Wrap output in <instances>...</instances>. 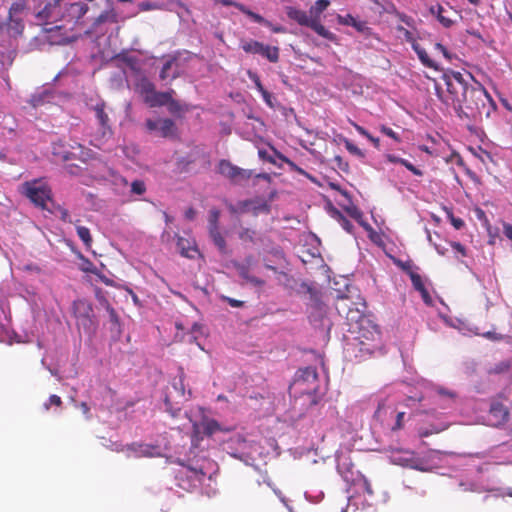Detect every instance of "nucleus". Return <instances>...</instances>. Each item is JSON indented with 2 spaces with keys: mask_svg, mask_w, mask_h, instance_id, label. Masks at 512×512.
<instances>
[{
  "mask_svg": "<svg viewBox=\"0 0 512 512\" xmlns=\"http://www.w3.org/2000/svg\"><path fill=\"white\" fill-rule=\"evenodd\" d=\"M443 79L449 94L448 99L443 98V92L436 85V95L445 104H451L457 116L461 119L477 120L483 116L489 117L495 109V102L480 83L469 84L461 72L448 71Z\"/></svg>",
  "mask_w": 512,
  "mask_h": 512,
  "instance_id": "1",
  "label": "nucleus"
},
{
  "mask_svg": "<svg viewBox=\"0 0 512 512\" xmlns=\"http://www.w3.org/2000/svg\"><path fill=\"white\" fill-rule=\"evenodd\" d=\"M336 309L340 315H345L348 321H354L357 324V339L361 346L360 350L372 353L377 347L375 343L380 340L379 327L365 317L359 310L350 309L348 297H339L336 303Z\"/></svg>",
  "mask_w": 512,
  "mask_h": 512,
  "instance_id": "2",
  "label": "nucleus"
},
{
  "mask_svg": "<svg viewBox=\"0 0 512 512\" xmlns=\"http://www.w3.org/2000/svg\"><path fill=\"white\" fill-rule=\"evenodd\" d=\"M294 386L299 391L301 396H307L309 400V407L315 406L319 403L320 397L318 396V373L316 368L306 367L301 369L294 381Z\"/></svg>",
  "mask_w": 512,
  "mask_h": 512,
  "instance_id": "3",
  "label": "nucleus"
},
{
  "mask_svg": "<svg viewBox=\"0 0 512 512\" xmlns=\"http://www.w3.org/2000/svg\"><path fill=\"white\" fill-rule=\"evenodd\" d=\"M51 153L58 161L62 162L70 160L86 162L92 158V151L77 142L73 145H68L63 141L54 142L52 144Z\"/></svg>",
  "mask_w": 512,
  "mask_h": 512,
  "instance_id": "4",
  "label": "nucleus"
},
{
  "mask_svg": "<svg viewBox=\"0 0 512 512\" xmlns=\"http://www.w3.org/2000/svg\"><path fill=\"white\" fill-rule=\"evenodd\" d=\"M21 193L25 195L36 207L42 210L47 208V202L52 200V191L47 183L41 179L26 181L21 186Z\"/></svg>",
  "mask_w": 512,
  "mask_h": 512,
  "instance_id": "5",
  "label": "nucleus"
},
{
  "mask_svg": "<svg viewBox=\"0 0 512 512\" xmlns=\"http://www.w3.org/2000/svg\"><path fill=\"white\" fill-rule=\"evenodd\" d=\"M286 14L291 20L296 21L301 26L311 28L319 36L331 42H337V36L326 29L317 18H313L311 14L308 15L306 11L297 9L295 7H288Z\"/></svg>",
  "mask_w": 512,
  "mask_h": 512,
  "instance_id": "6",
  "label": "nucleus"
},
{
  "mask_svg": "<svg viewBox=\"0 0 512 512\" xmlns=\"http://www.w3.org/2000/svg\"><path fill=\"white\" fill-rule=\"evenodd\" d=\"M229 211L233 214L251 212L254 216H258L259 214H269L270 204L264 198L256 197L239 201L236 206L230 205Z\"/></svg>",
  "mask_w": 512,
  "mask_h": 512,
  "instance_id": "7",
  "label": "nucleus"
},
{
  "mask_svg": "<svg viewBox=\"0 0 512 512\" xmlns=\"http://www.w3.org/2000/svg\"><path fill=\"white\" fill-rule=\"evenodd\" d=\"M145 128L149 133L162 138H174L178 132L176 123L170 118L147 119Z\"/></svg>",
  "mask_w": 512,
  "mask_h": 512,
  "instance_id": "8",
  "label": "nucleus"
},
{
  "mask_svg": "<svg viewBox=\"0 0 512 512\" xmlns=\"http://www.w3.org/2000/svg\"><path fill=\"white\" fill-rule=\"evenodd\" d=\"M61 2L62 0H51L40 4L36 18L45 25L65 18L62 12Z\"/></svg>",
  "mask_w": 512,
  "mask_h": 512,
  "instance_id": "9",
  "label": "nucleus"
},
{
  "mask_svg": "<svg viewBox=\"0 0 512 512\" xmlns=\"http://www.w3.org/2000/svg\"><path fill=\"white\" fill-rule=\"evenodd\" d=\"M217 172L233 183H238L242 180H248L252 177L251 170L240 168L226 159L219 161L217 165Z\"/></svg>",
  "mask_w": 512,
  "mask_h": 512,
  "instance_id": "10",
  "label": "nucleus"
},
{
  "mask_svg": "<svg viewBox=\"0 0 512 512\" xmlns=\"http://www.w3.org/2000/svg\"><path fill=\"white\" fill-rule=\"evenodd\" d=\"M242 49L246 53L259 54L272 63L279 60V48L276 46L264 45L256 40H249L242 43Z\"/></svg>",
  "mask_w": 512,
  "mask_h": 512,
  "instance_id": "11",
  "label": "nucleus"
},
{
  "mask_svg": "<svg viewBox=\"0 0 512 512\" xmlns=\"http://www.w3.org/2000/svg\"><path fill=\"white\" fill-rule=\"evenodd\" d=\"M72 309L78 325L83 326L85 329L92 326L93 307L89 301L85 299L75 300Z\"/></svg>",
  "mask_w": 512,
  "mask_h": 512,
  "instance_id": "12",
  "label": "nucleus"
},
{
  "mask_svg": "<svg viewBox=\"0 0 512 512\" xmlns=\"http://www.w3.org/2000/svg\"><path fill=\"white\" fill-rule=\"evenodd\" d=\"M393 463L403 467H409L416 470H422V461L416 457L415 453L408 450H398L392 453Z\"/></svg>",
  "mask_w": 512,
  "mask_h": 512,
  "instance_id": "13",
  "label": "nucleus"
},
{
  "mask_svg": "<svg viewBox=\"0 0 512 512\" xmlns=\"http://www.w3.org/2000/svg\"><path fill=\"white\" fill-rule=\"evenodd\" d=\"M62 25H56L51 28H44V30L48 33L47 40L52 45H64L75 39L73 35L68 34L67 32L62 33L63 30Z\"/></svg>",
  "mask_w": 512,
  "mask_h": 512,
  "instance_id": "14",
  "label": "nucleus"
},
{
  "mask_svg": "<svg viewBox=\"0 0 512 512\" xmlns=\"http://www.w3.org/2000/svg\"><path fill=\"white\" fill-rule=\"evenodd\" d=\"M337 20L342 25L354 27L358 32H361L365 36H371L373 34L372 29L367 26L365 21L358 20L351 14L338 15Z\"/></svg>",
  "mask_w": 512,
  "mask_h": 512,
  "instance_id": "15",
  "label": "nucleus"
},
{
  "mask_svg": "<svg viewBox=\"0 0 512 512\" xmlns=\"http://www.w3.org/2000/svg\"><path fill=\"white\" fill-rule=\"evenodd\" d=\"M193 431L196 434L202 432L210 437L216 432L221 431V426L215 419L204 417L200 423H193Z\"/></svg>",
  "mask_w": 512,
  "mask_h": 512,
  "instance_id": "16",
  "label": "nucleus"
},
{
  "mask_svg": "<svg viewBox=\"0 0 512 512\" xmlns=\"http://www.w3.org/2000/svg\"><path fill=\"white\" fill-rule=\"evenodd\" d=\"M508 409L499 402L493 403L489 410V420L491 425L498 426L505 423L508 419Z\"/></svg>",
  "mask_w": 512,
  "mask_h": 512,
  "instance_id": "17",
  "label": "nucleus"
},
{
  "mask_svg": "<svg viewBox=\"0 0 512 512\" xmlns=\"http://www.w3.org/2000/svg\"><path fill=\"white\" fill-rule=\"evenodd\" d=\"M409 276H410V279H411L413 287L415 288V290L420 292L423 301L426 304H431L432 303V298H431L427 288L424 285L422 277L418 273L413 272V271H411L409 273Z\"/></svg>",
  "mask_w": 512,
  "mask_h": 512,
  "instance_id": "18",
  "label": "nucleus"
},
{
  "mask_svg": "<svg viewBox=\"0 0 512 512\" xmlns=\"http://www.w3.org/2000/svg\"><path fill=\"white\" fill-rule=\"evenodd\" d=\"M88 11V7L86 4L77 2L72 3L67 8V15H64L65 17H68V22L76 23L80 18H82L86 12Z\"/></svg>",
  "mask_w": 512,
  "mask_h": 512,
  "instance_id": "19",
  "label": "nucleus"
},
{
  "mask_svg": "<svg viewBox=\"0 0 512 512\" xmlns=\"http://www.w3.org/2000/svg\"><path fill=\"white\" fill-rule=\"evenodd\" d=\"M174 90L166 91V92H158L154 91L151 97H148L146 104L153 107L165 106L167 102L170 100V95H173Z\"/></svg>",
  "mask_w": 512,
  "mask_h": 512,
  "instance_id": "20",
  "label": "nucleus"
},
{
  "mask_svg": "<svg viewBox=\"0 0 512 512\" xmlns=\"http://www.w3.org/2000/svg\"><path fill=\"white\" fill-rule=\"evenodd\" d=\"M429 12L437 18L444 28H450L455 23L453 19L445 15L446 10L441 4L431 6Z\"/></svg>",
  "mask_w": 512,
  "mask_h": 512,
  "instance_id": "21",
  "label": "nucleus"
},
{
  "mask_svg": "<svg viewBox=\"0 0 512 512\" xmlns=\"http://www.w3.org/2000/svg\"><path fill=\"white\" fill-rule=\"evenodd\" d=\"M105 106V103L103 101H100L93 107L96 118L103 130V135L106 134V131H110L109 117L108 114L105 112Z\"/></svg>",
  "mask_w": 512,
  "mask_h": 512,
  "instance_id": "22",
  "label": "nucleus"
},
{
  "mask_svg": "<svg viewBox=\"0 0 512 512\" xmlns=\"http://www.w3.org/2000/svg\"><path fill=\"white\" fill-rule=\"evenodd\" d=\"M177 247L182 256L190 259H193L198 252L196 246L183 237L178 238Z\"/></svg>",
  "mask_w": 512,
  "mask_h": 512,
  "instance_id": "23",
  "label": "nucleus"
},
{
  "mask_svg": "<svg viewBox=\"0 0 512 512\" xmlns=\"http://www.w3.org/2000/svg\"><path fill=\"white\" fill-rule=\"evenodd\" d=\"M413 50L416 52L419 60L421 61V63L424 66H426L428 68H431V69H434L436 71L439 70L438 64L429 57V55L426 52V50L424 48H422L419 44H414L413 45Z\"/></svg>",
  "mask_w": 512,
  "mask_h": 512,
  "instance_id": "24",
  "label": "nucleus"
},
{
  "mask_svg": "<svg viewBox=\"0 0 512 512\" xmlns=\"http://www.w3.org/2000/svg\"><path fill=\"white\" fill-rule=\"evenodd\" d=\"M209 236L212 239L214 245L218 248V250L222 253H226V241L224 236L221 234L219 227H213L209 229Z\"/></svg>",
  "mask_w": 512,
  "mask_h": 512,
  "instance_id": "25",
  "label": "nucleus"
},
{
  "mask_svg": "<svg viewBox=\"0 0 512 512\" xmlns=\"http://www.w3.org/2000/svg\"><path fill=\"white\" fill-rule=\"evenodd\" d=\"M236 268H237V271H238L239 275L241 276V278L245 279L246 281H248L254 285H258V286H261L264 284L263 280L250 275L248 265L240 264V265H237Z\"/></svg>",
  "mask_w": 512,
  "mask_h": 512,
  "instance_id": "26",
  "label": "nucleus"
},
{
  "mask_svg": "<svg viewBox=\"0 0 512 512\" xmlns=\"http://www.w3.org/2000/svg\"><path fill=\"white\" fill-rule=\"evenodd\" d=\"M75 227H76L77 235L83 242L84 246L86 248H90L92 246V242H93L92 236L90 234V230L85 226L79 225L78 222L75 223Z\"/></svg>",
  "mask_w": 512,
  "mask_h": 512,
  "instance_id": "27",
  "label": "nucleus"
},
{
  "mask_svg": "<svg viewBox=\"0 0 512 512\" xmlns=\"http://www.w3.org/2000/svg\"><path fill=\"white\" fill-rule=\"evenodd\" d=\"M139 91L143 97L144 102H147L148 97H151L155 91V86L152 82L147 79H142L139 83Z\"/></svg>",
  "mask_w": 512,
  "mask_h": 512,
  "instance_id": "28",
  "label": "nucleus"
},
{
  "mask_svg": "<svg viewBox=\"0 0 512 512\" xmlns=\"http://www.w3.org/2000/svg\"><path fill=\"white\" fill-rule=\"evenodd\" d=\"M239 11L250 17L254 22L265 25V26H272V23L268 20H266L264 17H262L260 14L255 13L251 11L249 8H247L245 5H241L239 7Z\"/></svg>",
  "mask_w": 512,
  "mask_h": 512,
  "instance_id": "29",
  "label": "nucleus"
},
{
  "mask_svg": "<svg viewBox=\"0 0 512 512\" xmlns=\"http://www.w3.org/2000/svg\"><path fill=\"white\" fill-rule=\"evenodd\" d=\"M330 2L328 0H317L313 6H311L309 13L313 18H317L320 21V15L328 8Z\"/></svg>",
  "mask_w": 512,
  "mask_h": 512,
  "instance_id": "30",
  "label": "nucleus"
},
{
  "mask_svg": "<svg viewBox=\"0 0 512 512\" xmlns=\"http://www.w3.org/2000/svg\"><path fill=\"white\" fill-rule=\"evenodd\" d=\"M273 150H274L276 157H278L281 161H283L284 163H286L288 165L290 171L296 172L300 175L306 174V171L304 169H302L301 167H299L295 162L290 160L288 157H286L285 155H283L276 149L273 148Z\"/></svg>",
  "mask_w": 512,
  "mask_h": 512,
  "instance_id": "31",
  "label": "nucleus"
},
{
  "mask_svg": "<svg viewBox=\"0 0 512 512\" xmlns=\"http://www.w3.org/2000/svg\"><path fill=\"white\" fill-rule=\"evenodd\" d=\"M166 105L168 107V111L173 115H179L181 113L188 111V107L183 106L178 101L174 100L172 98V95H170V100L166 103Z\"/></svg>",
  "mask_w": 512,
  "mask_h": 512,
  "instance_id": "32",
  "label": "nucleus"
},
{
  "mask_svg": "<svg viewBox=\"0 0 512 512\" xmlns=\"http://www.w3.org/2000/svg\"><path fill=\"white\" fill-rule=\"evenodd\" d=\"M104 22H111L116 23L117 22V14L114 10H106L102 12L95 20V24H101Z\"/></svg>",
  "mask_w": 512,
  "mask_h": 512,
  "instance_id": "33",
  "label": "nucleus"
},
{
  "mask_svg": "<svg viewBox=\"0 0 512 512\" xmlns=\"http://www.w3.org/2000/svg\"><path fill=\"white\" fill-rule=\"evenodd\" d=\"M187 475L194 481L202 482L205 472L201 468L187 467Z\"/></svg>",
  "mask_w": 512,
  "mask_h": 512,
  "instance_id": "34",
  "label": "nucleus"
},
{
  "mask_svg": "<svg viewBox=\"0 0 512 512\" xmlns=\"http://www.w3.org/2000/svg\"><path fill=\"white\" fill-rule=\"evenodd\" d=\"M128 450L131 451L135 456H148V449L145 445L133 443L128 446Z\"/></svg>",
  "mask_w": 512,
  "mask_h": 512,
  "instance_id": "35",
  "label": "nucleus"
},
{
  "mask_svg": "<svg viewBox=\"0 0 512 512\" xmlns=\"http://www.w3.org/2000/svg\"><path fill=\"white\" fill-rule=\"evenodd\" d=\"M445 428H446V426H441V427H434L433 426L431 429L430 428L421 427L418 430V435L421 438L428 437V436H430V435H432L434 433H439V432L443 431Z\"/></svg>",
  "mask_w": 512,
  "mask_h": 512,
  "instance_id": "36",
  "label": "nucleus"
},
{
  "mask_svg": "<svg viewBox=\"0 0 512 512\" xmlns=\"http://www.w3.org/2000/svg\"><path fill=\"white\" fill-rule=\"evenodd\" d=\"M404 417H405V412H397L396 413L395 422L390 427L391 431H393V432L399 431L404 427Z\"/></svg>",
  "mask_w": 512,
  "mask_h": 512,
  "instance_id": "37",
  "label": "nucleus"
},
{
  "mask_svg": "<svg viewBox=\"0 0 512 512\" xmlns=\"http://www.w3.org/2000/svg\"><path fill=\"white\" fill-rule=\"evenodd\" d=\"M219 217H220V211L218 209H211L210 210V212H209V227H208V229H212L213 227H219V225H218Z\"/></svg>",
  "mask_w": 512,
  "mask_h": 512,
  "instance_id": "38",
  "label": "nucleus"
},
{
  "mask_svg": "<svg viewBox=\"0 0 512 512\" xmlns=\"http://www.w3.org/2000/svg\"><path fill=\"white\" fill-rule=\"evenodd\" d=\"M131 191L134 194L142 195L146 191L145 183L142 180H135L131 184Z\"/></svg>",
  "mask_w": 512,
  "mask_h": 512,
  "instance_id": "39",
  "label": "nucleus"
},
{
  "mask_svg": "<svg viewBox=\"0 0 512 512\" xmlns=\"http://www.w3.org/2000/svg\"><path fill=\"white\" fill-rule=\"evenodd\" d=\"M397 30L399 32L403 33L405 40L407 42L411 43L412 47L414 44H418L413 36V33L411 31H409L408 29L404 28L403 26H398Z\"/></svg>",
  "mask_w": 512,
  "mask_h": 512,
  "instance_id": "40",
  "label": "nucleus"
},
{
  "mask_svg": "<svg viewBox=\"0 0 512 512\" xmlns=\"http://www.w3.org/2000/svg\"><path fill=\"white\" fill-rule=\"evenodd\" d=\"M345 147L351 153L359 157H363L364 153L361 149H359L356 145H354L351 141L345 140Z\"/></svg>",
  "mask_w": 512,
  "mask_h": 512,
  "instance_id": "41",
  "label": "nucleus"
},
{
  "mask_svg": "<svg viewBox=\"0 0 512 512\" xmlns=\"http://www.w3.org/2000/svg\"><path fill=\"white\" fill-rule=\"evenodd\" d=\"M339 223L341 227L347 232L351 233L354 226L350 220H348L345 216L339 213Z\"/></svg>",
  "mask_w": 512,
  "mask_h": 512,
  "instance_id": "42",
  "label": "nucleus"
},
{
  "mask_svg": "<svg viewBox=\"0 0 512 512\" xmlns=\"http://www.w3.org/2000/svg\"><path fill=\"white\" fill-rule=\"evenodd\" d=\"M333 162L340 170L344 172H347L349 170V164L341 156L336 155L333 159Z\"/></svg>",
  "mask_w": 512,
  "mask_h": 512,
  "instance_id": "43",
  "label": "nucleus"
},
{
  "mask_svg": "<svg viewBox=\"0 0 512 512\" xmlns=\"http://www.w3.org/2000/svg\"><path fill=\"white\" fill-rule=\"evenodd\" d=\"M56 209L60 214L61 221L65 222V223H72V219L70 217L69 211L66 208H64L62 206H57Z\"/></svg>",
  "mask_w": 512,
  "mask_h": 512,
  "instance_id": "44",
  "label": "nucleus"
},
{
  "mask_svg": "<svg viewBox=\"0 0 512 512\" xmlns=\"http://www.w3.org/2000/svg\"><path fill=\"white\" fill-rule=\"evenodd\" d=\"M248 76L254 82L255 87L259 92H261L265 89L261 83L259 76L256 73H254L252 71H248Z\"/></svg>",
  "mask_w": 512,
  "mask_h": 512,
  "instance_id": "45",
  "label": "nucleus"
},
{
  "mask_svg": "<svg viewBox=\"0 0 512 512\" xmlns=\"http://www.w3.org/2000/svg\"><path fill=\"white\" fill-rule=\"evenodd\" d=\"M381 132L384 133L386 136L392 138L396 142H400L401 141L399 135L395 131H393L390 127L382 126L381 127Z\"/></svg>",
  "mask_w": 512,
  "mask_h": 512,
  "instance_id": "46",
  "label": "nucleus"
},
{
  "mask_svg": "<svg viewBox=\"0 0 512 512\" xmlns=\"http://www.w3.org/2000/svg\"><path fill=\"white\" fill-rule=\"evenodd\" d=\"M62 400L58 395H51L47 403L44 404L45 410H49L51 405L61 406Z\"/></svg>",
  "mask_w": 512,
  "mask_h": 512,
  "instance_id": "47",
  "label": "nucleus"
},
{
  "mask_svg": "<svg viewBox=\"0 0 512 512\" xmlns=\"http://www.w3.org/2000/svg\"><path fill=\"white\" fill-rule=\"evenodd\" d=\"M361 487L363 491L369 496H372L374 494L370 481L364 476L361 479Z\"/></svg>",
  "mask_w": 512,
  "mask_h": 512,
  "instance_id": "48",
  "label": "nucleus"
},
{
  "mask_svg": "<svg viewBox=\"0 0 512 512\" xmlns=\"http://www.w3.org/2000/svg\"><path fill=\"white\" fill-rule=\"evenodd\" d=\"M261 95H262V98L264 100V102L270 107V108H274V103H273V95L268 92L266 89H264L263 91L260 92Z\"/></svg>",
  "mask_w": 512,
  "mask_h": 512,
  "instance_id": "49",
  "label": "nucleus"
},
{
  "mask_svg": "<svg viewBox=\"0 0 512 512\" xmlns=\"http://www.w3.org/2000/svg\"><path fill=\"white\" fill-rule=\"evenodd\" d=\"M253 236H254V232L251 231L250 229L248 228H245L243 229L240 234H239V237L240 239L244 240V241H253Z\"/></svg>",
  "mask_w": 512,
  "mask_h": 512,
  "instance_id": "50",
  "label": "nucleus"
},
{
  "mask_svg": "<svg viewBox=\"0 0 512 512\" xmlns=\"http://www.w3.org/2000/svg\"><path fill=\"white\" fill-rule=\"evenodd\" d=\"M258 155H259V158L262 159L263 161L269 162L271 164L276 163L274 158L266 150L260 149L258 151Z\"/></svg>",
  "mask_w": 512,
  "mask_h": 512,
  "instance_id": "51",
  "label": "nucleus"
},
{
  "mask_svg": "<svg viewBox=\"0 0 512 512\" xmlns=\"http://www.w3.org/2000/svg\"><path fill=\"white\" fill-rule=\"evenodd\" d=\"M403 166L406 167L409 171H411L416 176L423 175V172L419 168L415 167L412 163H410L407 160L404 161Z\"/></svg>",
  "mask_w": 512,
  "mask_h": 512,
  "instance_id": "52",
  "label": "nucleus"
},
{
  "mask_svg": "<svg viewBox=\"0 0 512 512\" xmlns=\"http://www.w3.org/2000/svg\"><path fill=\"white\" fill-rule=\"evenodd\" d=\"M403 166L406 167L409 171H411L416 176L423 175V172L419 168L415 167L412 163H410L407 160L404 161Z\"/></svg>",
  "mask_w": 512,
  "mask_h": 512,
  "instance_id": "53",
  "label": "nucleus"
},
{
  "mask_svg": "<svg viewBox=\"0 0 512 512\" xmlns=\"http://www.w3.org/2000/svg\"><path fill=\"white\" fill-rule=\"evenodd\" d=\"M403 166L406 167L409 171H411L416 176L423 175V172L419 168L415 167L412 163H410L407 160L404 161Z\"/></svg>",
  "mask_w": 512,
  "mask_h": 512,
  "instance_id": "54",
  "label": "nucleus"
},
{
  "mask_svg": "<svg viewBox=\"0 0 512 512\" xmlns=\"http://www.w3.org/2000/svg\"><path fill=\"white\" fill-rule=\"evenodd\" d=\"M435 49L440 51L446 59L451 60V58H452L451 53L441 43H436Z\"/></svg>",
  "mask_w": 512,
  "mask_h": 512,
  "instance_id": "55",
  "label": "nucleus"
},
{
  "mask_svg": "<svg viewBox=\"0 0 512 512\" xmlns=\"http://www.w3.org/2000/svg\"><path fill=\"white\" fill-rule=\"evenodd\" d=\"M483 336L485 338H487L489 340H493V341H499V340L503 339V335L498 334V333L493 332V331H488V332L484 333Z\"/></svg>",
  "mask_w": 512,
  "mask_h": 512,
  "instance_id": "56",
  "label": "nucleus"
},
{
  "mask_svg": "<svg viewBox=\"0 0 512 512\" xmlns=\"http://www.w3.org/2000/svg\"><path fill=\"white\" fill-rule=\"evenodd\" d=\"M171 66H172V62L171 61H167L163 65V67H162V69L160 71V78L162 80H164V79H166L168 77V71L170 70Z\"/></svg>",
  "mask_w": 512,
  "mask_h": 512,
  "instance_id": "57",
  "label": "nucleus"
},
{
  "mask_svg": "<svg viewBox=\"0 0 512 512\" xmlns=\"http://www.w3.org/2000/svg\"><path fill=\"white\" fill-rule=\"evenodd\" d=\"M450 220L453 227L457 230L463 228L465 225L464 221L461 218L451 216Z\"/></svg>",
  "mask_w": 512,
  "mask_h": 512,
  "instance_id": "58",
  "label": "nucleus"
},
{
  "mask_svg": "<svg viewBox=\"0 0 512 512\" xmlns=\"http://www.w3.org/2000/svg\"><path fill=\"white\" fill-rule=\"evenodd\" d=\"M165 406L166 410L171 414L172 417L178 416L180 409H173L171 406V402L167 397L165 398Z\"/></svg>",
  "mask_w": 512,
  "mask_h": 512,
  "instance_id": "59",
  "label": "nucleus"
},
{
  "mask_svg": "<svg viewBox=\"0 0 512 512\" xmlns=\"http://www.w3.org/2000/svg\"><path fill=\"white\" fill-rule=\"evenodd\" d=\"M503 234L510 240L512 241V225L507 223V222H503Z\"/></svg>",
  "mask_w": 512,
  "mask_h": 512,
  "instance_id": "60",
  "label": "nucleus"
},
{
  "mask_svg": "<svg viewBox=\"0 0 512 512\" xmlns=\"http://www.w3.org/2000/svg\"><path fill=\"white\" fill-rule=\"evenodd\" d=\"M224 300L227 301L231 307L239 308L244 305L243 301H240V300H237L234 298L224 297Z\"/></svg>",
  "mask_w": 512,
  "mask_h": 512,
  "instance_id": "61",
  "label": "nucleus"
},
{
  "mask_svg": "<svg viewBox=\"0 0 512 512\" xmlns=\"http://www.w3.org/2000/svg\"><path fill=\"white\" fill-rule=\"evenodd\" d=\"M451 246H452V248L455 251L460 253L462 256H466V249H465V247L461 243H459V242H452Z\"/></svg>",
  "mask_w": 512,
  "mask_h": 512,
  "instance_id": "62",
  "label": "nucleus"
},
{
  "mask_svg": "<svg viewBox=\"0 0 512 512\" xmlns=\"http://www.w3.org/2000/svg\"><path fill=\"white\" fill-rule=\"evenodd\" d=\"M386 159H387V161H389L391 163H398V164H401V165H403L404 161L406 160V159H403V158L398 157V156L393 155V154H387L386 155Z\"/></svg>",
  "mask_w": 512,
  "mask_h": 512,
  "instance_id": "63",
  "label": "nucleus"
},
{
  "mask_svg": "<svg viewBox=\"0 0 512 512\" xmlns=\"http://www.w3.org/2000/svg\"><path fill=\"white\" fill-rule=\"evenodd\" d=\"M156 7H157V5H156V4H154V3H152V2H148V1H146V2H142V3H140V4H139V8H140V10H142V11H149V10H153V9H155Z\"/></svg>",
  "mask_w": 512,
  "mask_h": 512,
  "instance_id": "64",
  "label": "nucleus"
}]
</instances>
